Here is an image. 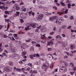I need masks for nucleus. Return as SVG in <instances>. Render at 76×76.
Returning <instances> with one entry per match:
<instances>
[{
  "instance_id": "bf43d9fd",
  "label": "nucleus",
  "mask_w": 76,
  "mask_h": 76,
  "mask_svg": "<svg viewBox=\"0 0 76 76\" xmlns=\"http://www.w3.org/2000/svg\"><path fill=\"white\" fill-rule=\"evenodd\" d=\"M24 4L23 3V2H21L20 3V6H21V5H23Z\"/></svg>"
},
{
  "instance_id": "72a5a7b5",
  "label": "nucleus",
  "mask_w": 76,
  "mask_h": 76,
  "mask_svg": "<svg viewBox=\"0 0 76 76\" xmlns=\"http://www.w3.org/2000/svg\"><path fill=\"white\" fill-rule=\"evenodd\" d=\"M4 13L6 15H7V14L9 15V11H5L4 12Z\"/></svg>"
},
{
  "instance_id": "79ce46f5",
  "label": "nucleus",
  "mask_w": 76,
  "mask_h": 76,
  "mask_svg": "<svg viewBox=\"0 0 76 76\" xmlns=\"http://www.w3.org/2000/svg\"><path fill=\"white\" fill-rule=\"evenodd\" d=\"M31 39H28V40H26V41L27 42H30L31 41Z\"/></svg>"
},
{
  "instance_id": "20e7f679",
  "label": "nucleus",
  "mask_w": 76,
  "mask_h": 76,
  "mask_svg": "<svg viewBox=\"0 0 76 76\" xmlns=\"http://www.w3.org/2000/svg\"><path fill=\"white\" fill-rule=\"evenodd\" d=\"M10 50L11 52H14V53H16L17 51V49L16 48L14 47H11L10 48Z\"/></svg>"
},
{
  "instance_id": "393cba45",
  "label": "nucleus",
  "mask_w": 76,
  "mask_h": 76,
  "mask_svg": "<svg viewBox=\"0 0 76 76\" xmlns=\"http://www.w3.org/2000/svg\"><path fill=\"white\" fill-rule=\"evenodd\" d=\"M31 44L33 45H36L37 44V42H36L34 41H32L31 42Z\"/></svg>"
},
{
  "instance_id": "6e6d98bb",
  "label": "nucleus",
  "mask_w": 76,
  "mask_h": 76,
  "mask_svg": "<svg viewBox=\"0 0 76 76\" xmlns=\"http://www.w3.org/2000/svg\"><path fill=\"white\" fill-rule=\"evenodd\" d=\"M23 28H24V27H23V26H21L18 27L19 29H20V28H22V29H23Z\"/></svg>"
},
{
  "instance_id": "8fccbe9b",
  "label": "nucleus",
  "mask_w": 76,
  "mask_h": 76,
  "mask_svg": "<svg viewBox=\"0 0 76 76\" xmlns=\"http://www.w3.org/2000/svg\"><path fill=\"white\" fill-rule=\"evenodd\" d=\"M24 33H25L24 32H23L22 33H21V32H18V34H24Z\"/></svg>"
},
{
  "instance_id": "4c0bfd02",
  "label": "nucleus",
  "mask_w": 76,
  "mask_h": 76,
  "mask_svg": "<svg viewBox=\"0 0 76 76\" xmlns=\"http://www.w3.org/2000/svg\"><path fill=\"white\" fill-rule=\"evenodd\" d=\"M9 27H10V24L9 23H8L7 25V30H8L9 29Z\"/></svg>"
},
{
  "instance_id": "a211bd4d",
  "label": "nucleus",
  "mask_w": 76,
  "mask_h": 76,
  "mask_svg": "<svg viewBox=\"0 0 76 76\" xmlns=\"http://www.w3.org/2000/svg\"><path fill=\"white\" fill-rule=\"evenodd\" d=\"M8 64L11 66H13V63L12 61H9L8 62Z\"/></svg>"
},
{
  "instance_id": "6ab92c4d",
  "label": "nucleus",
  "mask_w": 76,
  "mask_h": 76,
  "mask_svg": "<svg viewBox=\"0 0 76 76\" xmlns=\"http://www.w3.org/2000/svg\"><path fill=\"white\" fill-rule=\"evenodd\" d=\"M41 30H42V31L44 32V31H46V28H45V27H43L41 28Z\"/></svg>"
},
{
  "instance_id": "0eeeda50",
  "label": "nucleus",
  "mask_w": 76,
  "mask_h": 76,
  "mask_svg": "<svg viewBox=\"0 0 76 76\" xmlns=\"http://www.w3.org/2000/svg\"><path fill=\"white\" fill-rule=\"evenodd\" d=\"M0 9H2L4 11L5 10H7L8 9V7H5L4 5H2L0 6Z\"/></svg>"
},
{
  "instance_id": "423d86ee",
  "label": "nucleus",
  "mask_w": 76,
  "mask_h": 76,
  "mask_svg": "<svg viewBox=\"0 0 76 76\" xmlns=\"http://www.w3.org/2000/svg\"><path fill=\"white\" fill-rule=\"evenodd\" d=\"M14 7L18 11V10L20 9V7H19L18 4H15Z\"/></svg>"
},
{
  "instance_id": "ea45409f",
  "label": "nucleus",
  "mask_w": 76,
  "mask_h": 76,
  "mask_svg": "<svg viewBox=\"0 0 76 76\" xmlns=\"http://www.w3.org/2000/svg\"><path fill=\"white\" fill-rule=\"evenodd\" d=\"M32 10H31L30 11L28 12V13L29 14V16H31V13H32Z\"/></svg>"
},
{
  "instance_id": "09e8293b",
  "label": "nucleus",
  "mask_w": 76,
  "mask_h": 76,
  "mask_svg": "<svg viewBox=\"0 0 76 76\" xmlns=\"http://www.w3.org/2000/svg\"><path fill=\"white\" fill-rule=\"evenodd\" d=\"M16 70L17 71V72H20L21 70L20 69H19L18 68L16 69Z\"/></svg>"
},
{
  "instance_id": "473e14b6",
  "label": "nucleus",
  "mask_w": 76,
  "mask_h": 76,
  "mask_svg": "<svg viewBox=\"0 0 76 76\" xmlns=\"http://www.w3.org/2000/svg\"><path fill=\"white\" fill-rule=\"evenodd\" d=\"M70 74H71V75H72V76H73L74 73H75V71H74L73 72H70Z\"/></svg>"
},
{
  "instance_id": "c9c22d12",
  "label": "nucleus",
  "mask_w": 76,
  "mask_h": 76,
  "mask_svg": "<svg viewBox=\"0 0 76 76\" xmlns=\"http://www.w3.org/2000/svg\"><path fill=\"white\" fill-rule=\"evenodd\" d=\"M38 73V72L34 70L32 72V73H34V74L35 73Z\"/></svg>"
},
{
  "instance_id": "69168bd1",
  "label": "nucleus",
  "mask_w": 76,
  "mask_h": 76,
  "mask_svg": "<svg viewBox=\"0 0 76 76\" xmlns=\"http://www.w3.org/2000/svg\"><path fill=\"white\" fill-rule=\"evenodd\" d=\"M4 47H9V45H8V44L6 45H4Z\"/></svg>"
},
{
  "instance_id": "2eb2a0df",
  "label": "nucleus",
  "mask_w": 76,
  "mask_h": 76,
  "mask_svg": "<svg viewBox=\"0 0 76 76\" xmlns=\"http://www.w3.org/2000/svg\"><path fill=\"white\" fill-rule=\"evenodd\" d=\"M41 28V26H39V27H37V29L36 30V32H39V29H40Z\"/></svg>"
},
{
  "instance_id": "7c9ffc66",
  "label": "nucleus",
  "mask_w": 76,
  "mask_h": 76,
  "mask_svg": "<svg viewBox=\"0 0 76 76\" xmlns=\"http://www.w3.org/2000/svg\"><path fill=\"white\" fill-rule=\"evenodd\" d=\"M56 38H58L59 39H61V37L60 36V35H58L56 37Z\"/></svg>"
},
{
  "instance_id": "603ef678",
  "label": "nucleus",
  "mask_w": 76,
  "mask_h": 76,
  "mask_svg": "<svg viewBox=\"0 0 76 76\" xmlns=\"http://www.w3.org/2000/svg\"><path fill=\"white\" fill-rule=\"evenodd\" d=\"M43 7H42V6L40 5L38 6V8H39V9H42Z\"/></svg>"
},
{
  "instance_id": "7ed1b4c3",
  "label": "nucleus",
  "mask_w": 76,
  "mask_h": 76,
  "mask_svg": "<svg viewBox=\"0 0 76 76\" xmlns=\"http://www.w3.org/2000/svg\"><path fill=\"white\" fill-rule=\"evenodd\" d=\"M4 70L6 72H10L12 70V68L10 66H6L4 68Z\"/></svg>"
},
{
  "instance_id": "c85d7f7f",
  "label": "nucleus",
  "mask_w": 76,
  "mask_h": 76,
  "mask_svg": "<svg viewBox=\"0 0 76 76\" xmlns=\"http://www.w3.org/2000/svg\"><path fill=\"white\" fill-rule=\"evenodd\" d=\"M70 66H71V67H74V64H73V63L72 62H71L70 63Z\"/></svg>"
},
{
  "instance_id": "13d9d810",
  "label": "nucleus",
  "mask_w": 76,
  "mask_h": 76,
  "mask_svg": "<svg viewBox=\"0 0 76 76\" xmlns=\"http://www.w3.org/2000/svg\"><path fill=\"white\" fill-rule=\"evenodd\" d=\"M54 34V32H51L50 33V35H53Z\"/></svg>"
},
{
  "instance_id": "4be33fe9",
  "label": "nucleus",
  "mask_w": 76,
  "mask_h": 76,
  "mask_svg": "<svg viewBox=\"0 0 76 76\" xmlns=\"http://www.w3.org/2000/svg\"><path fill=\"white\" fill-rule=\"evenodd\" d=\"M30 50L31 52L34 51V47L32 46L31 47L30 49Z\"/></svg>"
},
{
  "instance_id": "37998d69",
  "label": "nucleus",
  "mask_w": 76,
  "mask_h": 76,
  "mask_svg": "<svg viewBox=\"0 0 76 76\" xmlns=\"http://www.w3.org/2000/svg\"><path fill=\"white\" fill-rule=\"evenodd\" d=\"M53 9H54L56 10H57V7L56 6H54L53 7Z\"/></svg>"
},
{
  "instance_id": "774afa93",
  "label": "nucleus",
  "mask_w": 76,
  "mask_h": 76,
  "mask_svg": "<svg viewBox=\"0 0 76 76\" xmlns=\"http://www.w3.org/2000/svg\"><path fill=\"white\" fill-rule=\"evenodd\" d=\"M62 36L63 37H66V35H65V34H62Z\"/></svg>"
},
{
  "instance_id": "6e6552de",
  "label": "nucleus",
  "mask_w": 76,
  "mask_h": 76,
  "mask_svg": "<svg viewBox=\"0 0 76 76\" xmlns=\"http://www.w3.org/2000/svg\"><path fill=\"white\" fill-rule=\"evenodd\" d=\"M28 47V46H27V45H26L25 43L22 44L21 46V48L23 49H25V48H27Z\"/></svg>"
},
{
  "instance_id": "c756f323",
  "label": "nucleus",
  "mask_w": 76,
  "mask_h": 76,
  "mask_svg": "<svg viewBox=\"0 0 76 76\" xmlns=\"http://www.w3.org/2000/svg\"><path fill=\"white\" fill-rule=\"evenodd\" d=\"M60 16V15H61L62 14H63V12H58L57 13Z\"/></svg>"
},
{
  "instance_id": "a19ab883",
  "label": "nucleus",
  "mask_w": 76,
  "mask_h": 76,
  "mask_svg": "<svg viewBox=\"0 0 76 76\" xmlns=\"http://www.w3.org/2000/svg\"><path fill=\"white\" fill-rule=\"evenodd\" d=\"M36 47H41V45L39 44H37V45H36Z\"/></svg>"
},
{
  "instance_id": "ddd939ff",
  "label": "nucleus",
  "mask_w": 76,
  "mask_h": 76,
  "mask_svg": "<svg viewBox=\"0 0 76 76\" xmlns=\"http://www.w3.org/2000/svg\"><path fill=\"white\" fill-rule=\"evenodd\" d=\"M20 14V12L18 11H17L16 12V14H15L14 15L15 17H16V16H19V15Z\"/></svg>"
},
{
  "instance_id": "58836bf2",
  "label": "nucleus",
  "mask_w": 76,
  "mask_h": 76,
  "mask_svg": "<svg viewBox=\"0 0 76 76\" xmlns=\"http://www.w3.org/2000/svg\"><path fill=\"white\" fill-rule=\"evenodd\" d=\"M30 57L31 59H32V60L34 59V57H33V56L32 55H30Z\"/></svg>"
},
{
  "instance_id": "5fc2aeb1",
  "label": "nucleus",
  "mask_w": 76,
  "mask_h": 76,
  "mask_svg": "<svg viewBox=\"0 0 76 76\" xmlns=\"http://www.w3.org/2000/svg\"><path fill=\"white\" fill-rule=\"evenodd\" d=\"M12 41H15V39L13 37H12Z\"/></svg>"
},
{
  "instance_id": "680f3d73",
  "label": "nucleus",
  "mask_w": 76,
  "mask_h": 76,
  "mask_svg": "<svg viewBox=\"0 0 76 76\" xmlns=\"http://www.w3.org/2000/svg\"><path fill=\"white\" fill-rule=\"evenodd\" d=\"M72 69H73V70H74V71H76V67H75L73 68Z\"/></svg>"
},
{
  "instance_id": "864d4df0",
  "label": "nucleus",
  "mask_w": 76,
  "mask_h": 76,
  "mask_svg": "<svg viewBox=\"0 0 76 76\" xmlns=\"http://www.w3.org/2000/svg\"><path fill=\"white\" fill-rule=\"evenodd\" d=\"M69 10V9H67L65 11V13H67V12H68Z\"/></svg>"
},
{
  "instance_id": "39448f33",
  "label": "nucleus",
  "mask_w": 76,
  "mask_h": 76,
  "mask_svg": "<svg viewBox=\"0 0 76 76\" xmlns=\"http://www.w3.org/2000/svg\"><path fill=\"white\" fill-rule=\"evenodd\" d=\"M43 17H44V15L41 14H40L37 17V19L38 20H42V19L43 18Z\"/></svg>"
},
{
  "instance_id": "f257e3e1",
  "label": "nucleus",
  "mask_w": 76,
  "mask_h": 76,
  "mask_svg": "<svg viewBox=\"0 0 76 76\" xmlns=\"http://www.w3.org/2000/svg\"><path fill=\"white\" fill-rule=\"evenodd\" d=\"M27 25L28 26L25 28L26 31L29 30V28L30 26H31L32 27H33V28H35V27H37V26H38V24L33 23H28Z\"/></svg>"
},
{
  "instance_id": "3c124183",
  "label": "nucleus",
  "mask_w": 76,
  "mask_h": 76,
  "mask_svg": "<svg viewBox=\"0 0 76 76\" xmlns=\"http://www.w3.org/2000/svg\"><path fill=\"white\" fill-rule=\"evenodd\" d=\"M73 19H74V17H73V16H71L70 17V19L71 20H73Z\"/></svg>"
},
{
  "instance_id": "412c9836",
  "label": "nucleus",
  "mask_w": 76,
  "mask_h": 76,
  "mask_svg": "<svg viewBox=\"0 0 76 76\" xmlns=\"http://www.w3.org/2000/svg\"><path fill=\"white\" fill-rule=\"evenodd\" d=\"M45 15H48H48H52V13H49L48 12H46L45 13Z\"/></svg>"
},
{
  "instance_id": "a878e982",
  "label": "nucleus",
  "mask_w": 76,
  "mask_h": 76,
  "mask_svg": "<svg viewBox=\"0 0 76 76\" xmlns=\"http://www.w3.org/2000/svg\"><path fill=\"white\" fill-rule=\"evenodd\" d=\"M62 28H63V29H66V28H67V26H66V25H65L64 26H62Z\"/></svg>"
},
{
  "instance_id": "338daca9",
  "label": "nucleus",
  "mask_w": 76,
  "mask_h": 76,
  "mask_svg": "<svg viewBox=\"0 0 76 76\" xmlns=\"http://www.w3.org/2000/svg\"><path fill=\"white\" fill-rule=\"evenodd\" d=\"M26 8H24V9H23V12H26Z\"/></svg>"
},
{
  "instance_id": "052dcab7",
  "label": "nucleus",
  "mask_w": 76,
  "mask_h": 76,
  "mask_svg": "<svg viewBox=\"0 0 76 76\" xmlns=\"http://www.w3.org/2000/svg\"><path fill=\"white\" fill-rule=\"evenodd\" d=\"M37 3L38 4H41V2L39 1V0L37 1Z\"/></svg>"
},
{
  "instance_id": "de8ad7c7",
  "label": "nucleus",
  "mask_w": 76,
  "mask_h": 76,
  "mask_svg": "<svg viewBox=\"0 0 76 76\" xmlns=\"http://www.w3.org/2000/svg\"><path fill=\"white\" fill-rule=\"evenodd\" d=\"M50 43L52 45H53V42L52 41H50Z\"/></svg>"
},
{
  "instance_id": "a18cd8bd",
  "label": "nucleus",
  "mask_w": 76,
  "mask_h": 76,
  "mask_svg": "<svg viewBox=\"0 0 76 76\" xmlns=\"http://www.w3.org/2000/svg\"><path fill=\"white\" fill-rule=\"evenodd\" d=\"M51 48H48V51H51Z\"/></svg>"
},
{
  "instance_id": "f8f14e48",
  "label": "nucleus",
  "mask_w": 76,
  "mask_h": 76,
  "mask_svg": "<svg viewBox=\"0 0 76 76\" xmlns=\"http://www.w3.org/2000/svg\"><path fill=\"white\" fill-rule=\"evenodd\" d=\"M63 47H66L67 46V42H65L63 45H62Z\"/></svg>"
},
{
  "instance_id": "e433bc0d",
  "label": "nucleus",
  "mask_w": 76,
  "mask_h": 76,
  "mask_svg": "<svg viewBox=\"0 0 76 76\" xmlns=\"http://www.w3.org/2000/svg\"><path fill=\"white\" fill-rule=\"evenodd\" d=\"M65 53H66V55H67V56H70V53H69L67 52H64Z\"/></svg>"
},
{
  "instance_id": "2f4dec72",
  "label": "nucleus",
  "mask_w": 76,
  "mask_h": 76,
  "mask_svg": "<svg viewBox=\"0 0 76 76\" xmlns=\"http://www.w3.org/2000/svg\"><path fill=\"white\" fill-rule=\"evenodd\" d=\"M28 65L29 66H30V67L32 68V63H29L28 64Z\"/></svg>"
},
{
  "instance_id": "9d476101",
  "label": "nucleus",
  "mask_w": 76,
  "mask_h": 76,
  "mask_svg": "<svg viewBox=\"0 0 76 76\" xmlns=\"http://www.w3.org/2000/svg\"><path fill=\"white\" fill-rule=\"evenodd\" d=\"M56 18V16L50 17L49 20H50L52 21V20H54V19H55Z\"/></svg>"
},
{
  "instance_id": "cd10ccee",
  "label": "nucleus",
  "mask_w": 76,
  "mask_h": 76,
  "mask_svg": "<svg viewBox=\"0 0 76 76\" xmlns=\"http://www.w3.org/2000/svg\"><path fill=\"white\" fill-rule=\"evenodd\" d=\"M62 63H64L65 65H66V66H67L68 65V63H67L65 61H63Z\"/></svg>"
},
{
  "instance_id": "0e129e2a",
  "label": "nucleus",
  "mask_w": 76,
  "mask_h": 76,
  "mask_svg": "<svg viewBox=\"0 0 76 76\" xmlns=\"http://www.w3.org/2000/svg\"><path fill=\"white\" fill-rule=\"evenodd\" d=\"M26 70H27V71H29L30 70V68L29 67H28L26 69Z\"/></svg>"
},
{
  "instance_id": "5701e85b",
  "label": "nucleus",
  "mask_w": 76,
  "mask_h": 76,
  "mask_svg": "<svg viewBox=\"0 0 76 76\" xmlns=\"http://www.w3.org/2000/svg\"><path fill=\"white\" fill-rule=\"evenodd\" d=\"M26 54V52L25 51H23L22 53V55L23 56H24Z\"/></svg>"
},
{
  "instance_id": "9b49d317",
  "label": "nucleus",
  "mask_w": 76,
  "mask_h": 76,
  "mask_svg": "<svg viewBox=\"0 0 76 76\" xmlns=\"http://www.w3.org/2000/svg\"><path fill=\"white\" fill-rule=\"evenodd\" d=\"M63 18H60V19H59V21L58 22V23H59L60 25L61 23V21H63Z\"/></svg>"
},
{
  "instance_id": "4d7b16f0",
  "label": "nucleus",
  "mask_w": 76,
  "mask_h": 76,
  "mask_svg": "<svg viewBox=\"0 0 76 76\" xmlns=\"http://www.w3.org/2000/svg\"><path fill=\"white\" fill-rule=\"evenodd\" d=\"M72 7H74V6H75V4L74 3H72Z\"/></svg>"
},
{
  "instance_id": "b1692460",
  "label": "nucleus",
  "mask_w": 76,
  "mask_h": 76,
  "mask_svg": "<svg viewBox=\"0 0 76 76\" xmlns=\"http://www.w3.org/2000/svg\"><path fill=\"white\" fill-rule=\"evenodd\" d=\"M70 48L71 49V50H73V48H75V46L72 45H70Z\"/></svg>"
},
{
  "instance_id": "49530a36",
  "label": "nucleus",
  "mask_w": 76,
  "mask_h": 76,
  "mask_svg": "<svg viewBox=\"0 0 76 76\" xmlns=\"http://www.w3.org/2000/svg\"><path fill=\"white\" fill-rule=\"evenodd\" d=\"M19 64H23V62H22V61H20L19 62Z\"/></svg>"
},
{
  "instance_id": "e2e57ef3",
  "label": "nucleus",
  "mask_w": 76,
  "mask_h": 76,
  "mask_svg": "<svg viewBox=\"0 0 76 76\" xmlns=\"http://www.w3.org/2000/svg\"><path fill=\"white\" fill-rule=\"evenodd\" d=\"M56 4L57 6H59L60 5V3H56Z\"/></svg>"
},
{
  "instance_id": "aec40b11",
  "label": "nucleus",
  "mask_w": 76,
  "mask_h": 76,
  "mask_svg": "<svg viewBox=\"0 0 76 76\" xmlns=\"http://www.w3.org/2000/svg\"><path fill=\"white\" fill-rule=\"evenodd\" d=\"M60 4H61L62 6L64 7L66 6V5H65V4L63 3V2H60Z\"/></svg>"
},
{
  "instance_id": "f3484780",
  "label": "nucleus",
  "mask_w": 76,
  "mask_h": 76,
  "mask_svg": "<svg viewBox=\"0 0 76 76\" xmlns=\"http://www.w3.org/2000/svg\"><path fill=\"white\" fill-rule=\"evenodd\" d=\"M3 56H6L7 57V54H6V53L4 52L3 53L2 55L1 58L3 57Z\"/></svg>"
},
{
  "instance_id": "dca6fc26",
  "label": "nucleus",
  "mask_w": 76,
  "mask_h": 76,
  "mask_svg": "<svg viewBox=\"0 0 76 76\" xmlns=\"http://www.w3.org/2000/svg\"><path fill=\"white\" fill-rule=\"evenodd\" d=\"M3 51V49H2V44H0V53H1Z\"/></svg>"
},
{
  "instance_id": "1a4fd4ad",
  "label": "nucleus",
  "mask_w": 76,
  "mask_h": 76,
  "mask_svg": "<svg viewBox=\"0 0 76 76\" xmlns=\"http://www.w3.org/2000/svg\"><path fill=\"white\" fill-rule=\"evenodd\" d=\"M20 16L21 18V19H25L26 18V16L24 15L23 14H21Z\"/></svg>"
},
{
  "instance_id": "4468645a",
  "label": "nucleus",
  "mask_w": 76,
  "mask_h": 76,
  "mask_svg": "<svg viewBox=\"0 0 76 76\" xmlns=\"http://www.w3.org/2000/svg\"><path fill=\"white\" fill-rule=\"evenodd\" d=\"M60 70H64L65 71L66 70V69H65V66H61L60 67Z\"/></svg>"
},
{
  "instance_id": "f704fd0d",
  "label": "nucleus",
  "mask_w": 76,
  "mask_h": 76,
  "mask_svg": "<svg viewBox=\"0 0 76 76\" xmlns=\"http://www.w3.org/2000/svg\"><path fill=\"white\" fill-rule=\"evenodd\" d=\"M20 23H23L24 22V21L22 19H20Z\"/></svg>"
},
{
  "instance_id": "bb28decb",
  "label": "nucleus",
  "mask_w": 76,
  "mask_h": 76,
  "mask_svg": "<svg viewBox=\"0 0 76 76\" xmlns=\"http://www.w3.org/2000/svg\"><path fill=\"white\" fill-rule=\"evenodd\" d=\"M68 8V9H70L71 7V4L70 3H69L67 4Z\"/></svg>"
},
{
  "instance_id": "c03bdc74",
  "label": "nucleus",
  "mask_w": 76,
  "mask_h": 76,
  "mask_svg": "<svg viewBox=\"0 0 76 76\" xmlns=\"http://www.w3.org/2000/svg\"><path fill=\"white\" fill-rule=\"evenodd\" d=\"M1 4H3L2 5H4V4H5L4 3L0 1V5H1Z\"/></svg>"
},
{
  "instance_id": "f03ea898",
  "label": "nucleus",
  "mask_w": 76,
  "mask_h": 76,
  "mask_svg": "<svg viewBox=\"0 0 76 76\" xmlns=\"http://www.w3.org/2000/svg\"><path fill=\"white\" fill-rule=\"evenodd\" d=\"M48 67H49V65H46V64H44L42 67V69H43V70H45V71L46 72L47 69L48 68Z\"/></svg>"
}]
</instances>
